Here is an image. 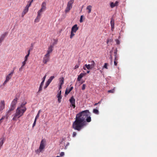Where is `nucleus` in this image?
Masks as SVG:
<instances>
[{"mask_svg":"<svg viewBox=\"0 0 157 157\" xmlns=\"http://www.w3.org/2000/svg\"><path fill=\"white\" fill-rule=\"evenodd\" d=\"M89 113L88 110H85L77 114L75 120L72 124V128L78 131H81L86 125V121L89 122L91 121Z\"/></svg>","mask_w":157,"mask_h":157,"instance_id":"1","label":"nucleus"},{"mask_svg":"<svg viewBox=\"0 0 157 157\" xmlns=\"http://www.w3.org/2000/svg\"><path fill=\"white\" fill-rule=\"evenodd\" d=\"M26 110L25 109H23L17 107L16 110V112L13 116V120L16 121L17 118H20L23 115Z\"/></svg>","mask_w":157,"mask_h":157,"instance_id":"2","label":"nucleus"},{"mask_svg":"<svg viewBox=\"0 0 157 157\" xmlns=\"http://www.w3.org/2000/svg\"><path fill=\"white\" fill-rule=\"evenodd\" d=\"M74 0H70L68 2L67 6L65 10V12L67 13L69 12L71 9L72 8V4L74 3Z\"/></svg>","mask_w":157,"mask_h":157,"instance_id":"3","label":"nucleus"},{"mask_svg":"<svg viewBox=\"0 0 157 157\" xmlns=\"http://www.w3.org/2000/svg\"><path fill=\"white\" fill-rule=\"evenodd\" d=\"M17 98H16L13 101L11 105V108L8 112V114L10 112L13 110L14 109L15 107V105L17 102Z\"/></svg>","mask_w":157,"mask_h":157,"instance_id":"4","label":"nucleus"},{"mask_svg":"<svg viewBox=\"0 0 157 157\" xmlns=\"http://www.w3.org/2000/svg\"><path fill=\"white\" fill-rule=\"evenodd\" d=\"M46 4L45 2H43L42 3L41 5V8L38 11V12L42 13V12L44 11L46 9Z\"/></svg>","mask_w":157,"mask_h":157,"instance_id":"5","label":"nucleus"},{"mask_svg":"<svg viewBox=\"0 0 157 157\" xmlns=\"http://www.w3.org/2000/svg\"><path fill=\"white\" fill-rule=\"evenodd\" d=\"M45 140H42L40 142V144L39 146V150L40 152H41L45 147Z\"/></svg>","mask_w":157,"mask_h":157,"instance_id":"6","label":"nucleus"},{"mask_svg":"<svg viewBox=\"0 0 157 157\" xmlns=\"http://www.w3.org/2000/svg\"><path fill=\"white\" fill-rule=\"evenodd\" d=\"M30 6V5H27L25 7L24 11L22 12L21 13L22 17H23L25 14L28 12L29 10V8Z\"/></svg>","mask_w":157,"mask_h":157,"instance_id":"7","label":"nucleus"},{"mask_svg":"<svg viewBox=\"0 0 157 157\" xmlns=\"http://www.w3.org/2000/svg\"><path fill=\"white\" fill-rule=\"evenodd\" d=\"M69 101L71 104V105H70L71 106H72V107H73L74 108H75V100L74 99L73 96H72L71 98L69 99Z\"/></svg>","mask_w":157,"mask_h":157,"instance_id":"8","label":"nucleus"},{"mask_svg":"<svg viewBox=\"0 0 157 157\" xmlns=\"http://www.w3.org/2000/svg\"><path fill=\"white\" fill-rule=\"evenodd\" d=\"M50 55H48L47 54H45L43 58V62L46 64L48 62L49 60V57Z\"/></svg>","mask_w":157,"mask_h":157,"instance_id":"9","label":"nucleus"},{"mask_svg":"<svg viewBox=\"0 0 157 157\" xmlns=\"http://www.w3.org/2000/svg\"><path fill=\"white\" fill-rule=\"evenodd\" d=\"M5 108V102L3 100H1L0 102V111L3 110Z\"/></svg>","mask_w":157,"mask_h":157,"instance_id":"10","label":"nucleus"},{"mask_svg":"<svg viewBox=\"0 0 157 157\" xmlns=\"http://www.w3.org/2000/svg\"><path fill=\"white\" fill-rule=\"evenodd\" d=\"M53 47L54 46L53 45H50L48 48L47 53L46 54L50 55V53H51L53 51Z\"/></svg>","mask_w":157,"mask_h":157,"instance_id":"11","label":"nucleus"},{"mask_svg":"<svg viewBox=\"0 0 157 157\" xmlns=\"http://www.w3.org/2000/svg\"><path fill=\"white\" fill-rule=\"evenodd\" d=\"M13 74V71H12L10 73L6 76V80L8 81H9V80L11 78Z\"/></svg>","mask_w":157,"mask_h":157,"instance_id":"12","label":"nucleus"},{"mask_svg":"<svg viewBox=\"0 0 157 157\" xmlns=\"http://www.w3.org/2000/svg\"><path fill=\"white\" fill-rule=\"evenodd\" d=\"M78 27L77 25V24H75L72 27L71 31L75 32V33L78 30Z\"/></svg>","mask_w":157,"mask_h":157,"instance_id":"13","label":"nucleus"},{"mask_svg":"<svg viewBox=\"0 0 157 157\" xmlns=\"http://www.w3.org/2000/svg\"><path fill=\"white\" fill-rule=\"evenodd\" d=\"M61 91L60 90L57 94V97L58 98V101L59 103H60L61 101L62 96L61 95Z\"/></svg>","mask_w":157,"mask_h":157,"instance_id":"14","label":"nucleus"},{"mask_svg":"<svg viewBox=\"0 0 157 157\" xmlns=\"http://www.w3.org/2000/svg\"><path fill=\"white\" fill-rule=\"evenodd\" d=\"M110 24L111 27V30L113 31L114 29V20L113 18H111Z\"/></svg>","mask_w":157,"mask_h":157,"instance_id":"15","label":"nucleus"},{"mask_svg":"<svg viewBox=\"0 0 157 157\" xmlns=\"http://www.w3.org/2000/svg\"><path fill=\"white\" fill-rule=\"evenodd\" d=\"M86 74V73H81L78 76L77 80L80 81L82 78Z\"/></svg>","mask_w":157,"mask_h":157,"instance_id":"16","label":"nucleus"},{"mask_svg":"<svg viewBox=\"0 0 157 157\" xmlns=\"http://www.w3.org/2000/svg\"><path fill=\"white\" fill-rule=\"evenodd\" d=\"M42 13H40L37 12V15L36 18L35 19V21L36 22H38L39 21L40 19V16Z\"/></svg>","mask_w":157,"mask_h":157,"instance_id":"17","label":"nucleus"},{"mask_svg":"<svg viewBox=\"0 0 157 157\" xmlns=\"http://www.w3.org/2000/svg\"><path fill=\"white\" fill-rule=\"evenodd\" d=\"M44 81H42V82H41V84H40V87H39L38 91V92L37 93V94L40 93L41 91L42 90V87L44 85Z\"/></svg>","mask_w":157,"mask_h":157,"instance_id":"18","label":"nucleus"},{"mask_svg":"<svg viewBox=\"0 0 157 157\" xmlns=\"http://www.w3.org/2000/svg\"><path fill=\"white\" fill-rule=\"evenodd\" d=\"M5 138L3 136L0 138V147H2L4 142Z\"/></svg>","mask_w":157,"mask_h":157,"instance_id":"19","label":"nucleus"},{"mask_svg":"<svg viewBox=\"0 0 157 157\" xmlns=\"http://www.w3.org/2000/svg\"><path fill=\"white\" fill-rule=\"evenodd\" d=\"M118 2L116 1L114 3L113 2H112L110 3V6L112 8H113L114 7L117 6L118 5Z\"/></svg>","mask_w":157,"mask_h":157,"instance_id":"20","label":"nucleus"},{"mask_svg":"<svg viewBox=\"0 0 157 157\" xmlns=\"http://www.w3.org/2000/svg\"><path fill=\"white\" fill-rule=\"evenodd\" d=\"M26 103L25 102V103H22L21 105L19 106H18V107L19 108H21V109H25V110H26V108L25 107V105L26 104Z\"/></svg>","mask_w":157,"mask_h":157,"instance_id":"21","label":"nucleus"},{"mask_svg":"<svg viewBox=\"0 0 157 157\" xmlns=\"http://www.w3.org/2000/svg\"><path fill=\"white\" fill-rule=\"evenodd\" d=\"M92 6L91 5L88 6L86 7V9L88 10V13H90L91 10Z\"/></svg>","mask_w":157,"mask_h":157,"instance_id":"22","label":"nucleus"},{"mask_svg":"<svg viewBox=\"0 0 157 157\" xmlns=\"http://www.w3.org/2000/svg\"><path fill=\"white\" fill-rule=\"evenodd\" d=\"M64 78L63 77L59 78V84L61 85H62L64 83Z\"/></svg>","mask_w":157,"mask_h":157,"instance_id":"23","label":"nucleus"},{"mask_svg":"<svg viewBox=\"0 0 157 157\" xmlns=\"http://www.w3.org/2000/svg\"><path fill=\"white\" fill-rule=\"evenodd\" d=\"M7 32H5L3 34L1 35V37H0L2 38V39H3L4 40V38L7 35Z\"/></svg>","mask_w":157,"mask_h":157,"instance_id":"24","label":"nucleus"},{"mask_svg":"<svg viewBox=\"0 0 157 157\" xmlns=\"http://www.w3.org/2000/svg\"><path fill=\"white\" fill-rule=\"evenodd\" d=\"M85 66H86V67L88 69V70H90L92 68H93V67H92L89 64L88 65H87V64H86L85 65Z\"/></svg>","mask_w":157,"mask_h":157,"instance_id":"25","label":"nucleus"},{"mask_svg":"<svg viewBox=\"0 0 157 157\" xmlns=\"http://www.w3.org/2000/svg\"><path fill=\"white\" fill-rule=\"evenodd\" d=\"M90 62L91 63L90 66L93 68L95 66V62L94 61L92 60Z\"/></svg>","mask_w":157,"mask_h":157,"instance_id":"26","label":"nucleus"},{"mask_svg":"<svg viewBox=\"0 0 157 157\" xmlns=\"http://www.w3.org/2000/svg\"><path fill=\"white\" fill-rule=\"evenodd\" d=\"M54 76H51L49 79L48 80V81L50 83L52 81V80L54 78Z\"/></svg>","mask_w":157,"mask_h":157,"instance_id":"27","label":"nucleus"},{"mask_svg":"<svg viewBox=\"0 0 157 157\" xmlns=\"http://www.w3.org/2000/svg\"><path fill=\"white\" fill-rule=\"evenodd\" d=\"M50 83L49 82L47 81V82L46 83L44 87V89H46L49 85Z\"/></svg>","mask_w":157,"mask_h":157,"instance_id":"28","label":"nucleus"},{"mask_svg":"<svg viewBox=\"0 0 157 157\" xmlns=\"http://www.w3.org/2000/svg\"><path fill=\"white\" fill-rule=\"evenodd\" d=\"M93 112L96 114H99L98 110L96 109H94L93 110Z\"/></svg>","mask_w":157,"mask_h":157,"instance_id":"29","label":"nucleus"},{"mask_svg":"<svg viewBox=\"0 0 157 157\" xmlns=\"http://www.w3.org/2000/svg\"><path fill=\"white\" fill-rule=\"evenodd\" d=\"M75 32L71 31V35H70V38L72 39L73 37L75 36V34H74Z\"/></svg>","mask_w":157,"mask_h":157,"instance_id":"30","label":"nucleus"},{"mask_svg":"<svg viewBox=\"0 0 157 157\" xmlns=\"http://www.w3.org/2000/svg\"><path fill=\"white\" fill-rule=\"evenodd\" d=\"M114 91L115 90L114 89H113L108 90V92L109 93H113L114 92Z\"/></svg>","mask_w":157,"mask_h":157,"instance_id":"31","label":"nucleus"},{"mask_svg":"<svg viewBox=\"0 0 157 157\" xmlns=\"http://www.w3.org/2000/svg\"><path fill=\"white\" fill-rule=\"evenodd\" d=\"M70 92L69 90L67 89L65 91V95H67Z\"/></svg>","mask_w":157,"mask_h":157,"instance_id":"32","label":"nucleus"},{"mask_svg":"<svg viewBox=\"0 0 157 157\" xmlns=\"http://www.w3.org/2000/svg\"><path fill=\"white\" fill-rule=\"evenodd\" d=\"M107 65H108L107 63H105L104 64V65L103 66V68H105L106 69H108Z\"/></svg>","mask_w":157,"mask_h":157,"instance_id":"33","label":"nucleus"},{"mask_svg":"<svg viewBox=\"0 0 157 157\" xmlns=\"http://www.w3.org/2000/svg\"><path fill=\"white\" fill-rule=\"evenodd\" d=\"M86 85L85 84H83L82 87V90H84L86 88Z\"/></svg>","mask_w":157,"mask_h":157,"instance_id":"34","label":"nucleus"},{"mask_svg":"<svg viewBox=\"0 0 157 157\" xmlns=\"http://www.w3.org/2000/svg\"><path fill=\"white\" fill-rule=\"evenodd\" d=\"M29 56V55H27L25 57V58H24L25 60H25V61H27V60H28V57Z\"/></svg>","mask_w":157,"mask_h":157,"instance_id":"35","label":"nucleus"},{"mask_svg":"<svg viewBox=\"0 0 157 157\" xmlns=\"http://www.w3.org/2000/svg\"><path fill=\"white\" fill-rule=\"evenodd\" d=\"M26 62H27V61H25V60H24V61H23L22 62V67H24L26 63Z\"/></svg>","mask_w":157,"mask_h":157,"instance_id":"36","label":"nucleus"},{"mask_svg":"<svg viewBox=\"0 0 157 157\" xmlns=\"http://www.w3.org/2000/svg\"><path fill=\"white\" fill-rule=\"evenodd\" d=\"M115 58H114V60L115 61L116 60H118V55H114Z\"/></svg>","mask_w":157,"mask_h":157,"instance_id":"37","label":"nucleus"},{"mask_svg":"<svg viewBox=\"0 0 157 157\" xmlns=\"http://www.w3.org/2000/svg\"><path fill=\"white\" fill-rule=\"evenodd\" d=\"M77 135V133L76 132H73L72 134V136L75 137Z\"/></svg>","mask_w":157,"mask_h":157,"instance_id":"38","label":"nucleus"},{"mask_svg":"<svg viewBox=\"0 0 157 157\" xmlns=\"http://www.w3.org/2000/svg\"><path fill=\"white\" fill-rule=\"evenodd\" d=\"M82 18H83V16L82 15L80 17V23H82L83 22L82 20Z\"/></svg>","mask_w":157,"mask_h":157,"instance_id":"39","label":"nucleus"},{"mask_svg":"<svg viewBox=\"0 0 157 157\" xmlns=\"http://www.w3.org/2000/svg\"><path fill=\"white\" fill-rule=\"evenodd\" d=\"M117 49H116L115 50L114 53V55H117Z\"/></svg>","mask_w":157,"mask_h":157,"instance_id":"40","label":"nucleus"},{"mask_svg":"<svg viewBox=\"0 0 157 157\" xmlns=\"http://www.w3.org/2000/svg\"><path fill=\"white\" fill-rule=\"evenodd\" d=\"M117 63H118L117 60L115 61V60H114V65L117 66Z\"/></svg>","mask_w":157,"mask_h":157,"instance_id":"41","label":"nucleus"},{"mask_svg":"<svg viewBox=\"0 0 157 157\" xmlns=\"http://www.w3.org/2000/svg\"><path fill=\"white\" fill-rule=\"evenodd\" d=\"M39 117V114L37 113V115H36V117L35 118V120H36Z\"/></svg>","mask_w":157,"mask_h":157,"instance_id":"42","label":"nucleus"},{"mask_svg":"<svg viewBox=\"0 0 157 157\" xmlns=\"http://www.w3.org/2000/svg\"><path fill=\"white\" fill-rule=\"evenodd\" d=\"M23 67H22V66H21V67L19 68V71H20L21 72V71H22V69H23Z\"/></svg>","mask_w":157,"mask_h":157,"instance_id":"43","label":"nucleus"},{"mask_svg":"<svg viewBox=\"0 0 157 157\" xmlns=\"http://www.w3.org/2000/svg\"><path fill=\"white\" fill-rule=\"evenodd\" d=\"M36 121V120H35L34 123L33 125V127L35 125Z\"/></svg>","mask_w":157,"mask_h":157,"instance_id":"44","label":"nucleus"},{"mask_svg":"<svg viewBox=\"0 0 157 157\" xmlns=\"http://www.w3.org/2000/svg\"><path fill=\"white\" fill-rule=\"evenodd\" d=\"M115 41L116 42V43L117 44H119L120 43V41L118 39H116L115 40Z\"/></svg>","mask_w":157,"mask_h":157,"instance_id":"45","label":"nucleus"},{"mask_svg":"<svg viewBox=\"0 0 157 157\" xmlns=\"http://www.w3.org/2000/svg\"><path fill=\"white\" fill-rule=\"evenodd\" d=\"M64 155V152H62L60 153V156H63Z\"/></svg>","mask_w":157,"mask_h":157,"instance_id":"46","label":"nucleus"},{"mask_svg":"<svg viewBox=\"0 0 157 157\" xmlns=\"http://www.w3.org/2000/svg\"><path fill=\"white\" fill-rule=\"evenodd\" d=\"M79 66V65H76L75 66V67H74V69H76L78 68Z\"/></svg>","mask_w":157,"mask_h":157,"instance_id":"47","label":"nucleus"},{"mask_svg":"<svg viewBox=\"0 0 157 157\" xmlns=\"http://www.w3.org/2000/svg\"><path fill=\"white\" fill-rule=\"evenodd\" d=\"M8 81H7L6 80H5V81L4 82V83H3V85L4 86L5 85V84L7 82H8Z\"/></svg>","mask_w":157,"mask_h":157,"instance_id":"48","label":"nucleus"},{"mask_svg":"<svg viewBox=\"0 0 157 157\" xmlns=\"http://www.w3.org/2000/svg\"><path fill=\"white\" fill-rule=\"evenodd\" d=\"M46 77V75H45L43 78H42V81H44L45 79V78Z\"/></svg>","mask_w":157,"mask_h":157,"instance_id":"49","label":"nucleus"},{"mask_svg":"<svg viewBox=\"0 0 157 157\" xmlns=\"http://www.w3.org/2000/svg\"><path fill=\"white\" fill-rule=\"evenodd\" d=\"M33 0H32L30 2H29V3H28V5H30V6L31 5V3L33 2Z\"/></svg>","mask_w":157,"mask_h":157,"instance_id":"50","label":"nucleus"},{"mask_svg":"<svg viewBox=\"0 0 157 157\" xmlns=\"http://www.w3.org/2000/svg\"><path fill=\"white\" fill-rule=\"evenodd\" d=\"M36 152L38 153H39L40 152V151L39 149H37L35 151Z\"/></svg>","mask_w":157,"mask_h":157,"instance_id":"51","label":"nucleus"},{"mask_svg":"<svg viewBox=\"0 0 157 157\" xmlns=\"http://www.w3.org/2000/svg\"><path fill=\"white\" fill-rule=\"evenodd\" d=\"M73 86H71L70 89H69V92H71L72 90L73 89Z\"/></svg>","mask_w":157,"mask_h":157,"instance_id":"52","label":"nucleus"},{"mask_svg":"<svg viewBox=\"0 0 157 157\" xmlns=\"http://www.w3.org/2000/svg\"><path fill=\"white\" fill-rule=\"evenodd\" d=\"M30 49H29L28 51V53L27 55L29 56V54H30Z\"/></svg>","mask_w":157,"mask_h":157,"instance_id":"53","label":"nucleus"},{"mask_svg":"<svg viewBox=\"0 0 157 157\" xmlns=\"http://www.w3.org/2000/svg\"><path fill=\"white\" fill-rule=\"evenodd\" d=\"M4 119L3 117H2L0 119V124L2 122V120Z\"/></svg>","mask_w":157,"mask_h":157,"instance_id":"54","label":"nucleus"},{"mask_svg":"<svg viewBox=\"0 0 157 157\" xmlns=\"http://www.w3.org/2000/svg\"><path fill=\"white\" fill-rule=\"evenodd\" d=\"M62 86V85H59V90H60L61 89Z\"/></svg>","mask_w":157,"mask_h":157,"instance_id":"55","label":"nucleus"},{"mask_svg":"<svg viewBox=\"0 0 157 157\" xmlns=\"http://www.w3.org/2000/svg\"><path fill=\"white\" fill-rule=\"evenodd\" d=\"M41 110L40 109L39 110V111L38 112V113L40 114V112H41Z\"/></svg>","mask_w":157,"mask_h":157,"instance_id":"56","label":"nucleus"},{"mask_svg":"<svg viewBox=\"0 0 157 157\" xmlns=\"http://www.w3.org/2000/svg\"><path fill=\"white\" fill-rule=\"evenodd\" d=\"M15 67H14L13 68V70L12 71H13V73H14V70L15 69Z\"/></svg>","mask_w":157,"mask_h":157,"instance_id":"57","label":"nucleus"},{"mask_svg":"<svg viewBox=\"0 0 157 157\" xmlns=\"http://www.w3.org/2000/svg\"><path fill=\"white\" fill-rule=\"evenodd\" d=\"M90 72V71H87V73H89Z\"/></svg>","mask_w":157,"mask_h":157,"instance_id":"58","label":"nucleus"},{"mask_svg":"<svg viewBox=\"0 0 157 157\" xmlns=\"http://www.w3.org/2000/svg\"><path fill=\"white\" fill-rule=\"evenodd\" d=\"M98 103H96L95 104H94V105H98Z\"/></svg>","mask_w":157,"mask_h":157,"instance_id":"59","label":"nucleus"},{"mask_svg":"<svg viewBox=\"0 0 157 157\" xmlns=\"http://www.w3.org/2000/svg\"><path fill=\"white\" fill-rule=\"evenodd\" d=\"M109 40H107V44L108 43V42H109Z\"/></svg>","mask_w":157,"mask_h":157,"instance_id":"60","label":"nucleus"},{"mask_svg":"<svg viewBox=\"0 0 157 157\" xmlns=\"http://www.w3.org/2000/svg\"><path fill=\"white\" fill-rule=\"evenodd\" d=\"M101 102L100 101H99L98 102V104H100Z\"/></svg>","mask_w":157,"mask_h":157,"instance_id":"61","label":"nucleus"},{"mask_svg":"<svg viewBox=\"0 0 157 157\" xmlns=\"http://www.w3.org/2000/svg\"><path fill=\"white\" fill-rule=\"evenodd\" d=\"M83 69H84V70H86V68H85V67H83Z\"/></svg>","mask_w":157,"mask_h":157,"instance_id":"62","label":"nucleus"},{"mask_svg":"<svg viewBox=\"0 0 157 157\" xmlns=\"http://www.w3.org/2000/svg\"><path fill=\"white\" fill-rule=\"evenodd\" d=\"M56 157H61V156H57Z\"/></svg>","mask_w":157,"mask_h":157,"instance_id":"63","label":"nucleus"},{"mask_svg":"<svg viewBox=\"0 0 157 157\" xmlns=\"http://www.w3.org/2000/svg\"><path fill=\"white\" fill-rule=\"evenodd\" d=\"M83 82H81L80 84H82L83 83Z\"/></svg>","mask_w":157,"mask_h":157,"instance_id":"64","label":"nucleus"}]
</instances>
